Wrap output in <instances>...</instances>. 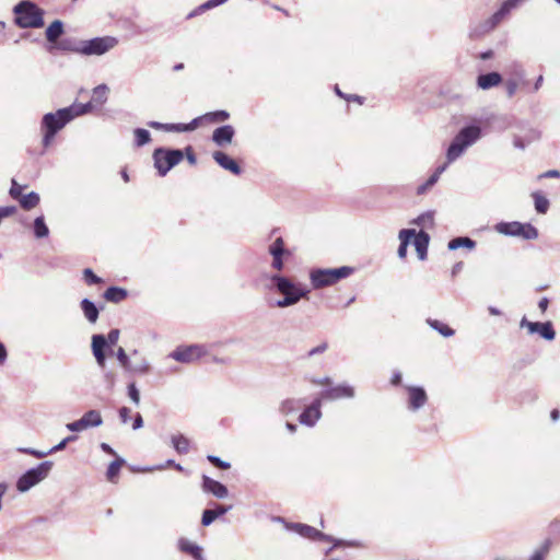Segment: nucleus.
Returning a JSON list of instances; mask_svg holds the SVG:
<instances>
[{
  "label": "nucleus",
  "instance_id": "obj_19",
  "mask_svg": "<svg viewBox=\"0 0 560 560\" xmlns=\"http://www.w3.org/2000/svg\"><path fill=\"white\" fill-rule=\"evenodd\" d=\"M202 488L206 492H210L215 498H219V499H224L229 494L228 488L223 483H221L208 476H203V478H202Z\"/></svg>",
  "mask_w": 560,
  "mask_h": 560
},
{
  "label": "nucleus",
  "instance_id": "obj_42",
  "mask_svg": "<svg viewBox=\"0 0 560 560\" xmlns=\"http://www.w3.org/2000/svg\"><path fill=\"white\" fill-rule=\"evenodd\" d=\"M533 198L535 201V209L538 213H546L549 208V201L546 197H544L540 192H533Z\"/></svg>",
  "mask_w": 560,
  "mask_h": 560
},
{
  "label": "nucleus",
  "instance_id": "obj_50",
  "mask_svg": "<svg viewBox=\"0 0 560 560\" xmlns=\"http://www.w3.org/2000/svg\"><path fill=\"white\" fill-rule=\"evenodd\" d=\"M447 163H444L443 165L439 166L434 173L428 178L427 186H433L440 178L441 174L444 173L447 168Z\"/></svg>",
  "mask_w": 560,
  "mask_h": 560
},
{
  "label": "nucleus",
  "instance_id": "obj_3",
  "mask_svg": "<svg viewBox=\"0 0 560 560\" xmlns=\"http://www.w3.org/2000/svg\"><path fill=\"white\" fill-rule=\"evenodd\" d=\"M14 23L21 28L43 27L45 11L30 0H22L13 8Z\"/></svg>",
  "mask_w": 560,
  "mask_h": 560
},
{
  "label": "nucleus",
  "instance_id": "obj_15",
  "mask_svg": "<svg viewBox=\"0 0 560 560\" xmlns=\"http://www.w3.org/2000/svg\"><path fill=\"white\" fill-rule=\"evenodd\" d=\"M355 390L348 384H339L334 387H329L320 393L319 398L323 400H338L342 398H353Z\"/></svg>",
  "mask_w": 560,
  "mask_h": 560
},
{
  "label": "nucleus",
  "instance_id": "obj_46",
  "mask_svg": "<svg viewBox=\"0 0 560 560\" xmlns=\"http://www.w3.org/2000/svg\"><path fill=\"white\" fill-rule=\"evenodd\" d=\"M551 541L549 539L545 540L542 545L534 551V553L529 557L528 560H544L547 553L550 550Z\"/></svg>",
  "mask_w": 560,
  "mask_h": 560
},
{
  "label": "nucleus",
  "instance_id": "obj_12",
  "mask_svg": "<svg viewBox=\"0 0 560 560\" xmlns=\"http://www.w3.org/2000/svg\"><path fill=\"white\" fill-rule=\"evenodd\" d=\"M525 0H506L502 3L501 8L493 13L483 24V32L493 30L510 12L518 7Z\"/></svg>",
  "mask_w": 560,
  "mask_h": 560
},
{
  "label": "nucleus",
  "instance_id": "obj_41",
  "mask_svg": "<svg viewBox=\"0 0 560 560\" xmlns=\"http://www.w3.org/2000/svg\"><path fill=\"white\" fill-rule=\"evenodd\" d=\"M108 86L106 84H100L93 89L92 101L97 104H104L107 101Z\"/></svg>",
  "mask_w": 560,
  "mask_h": 560
},
{
  "label": "nucleus",
  "instance_id": "obj_7",
  "mask_svg": "<svg viewBox=\"0 0 560 560\" xmlns=\"http://www.w3.org/2000/svg\"><path fill=\"white\" fill-rule=\"evenodd\" d=\"M183 158V152L178 149L171 150L159 148L153 152L154 166L160 176H165Z\"/></svg>",
  "mask_w": 560,
  "mask_h": 560
},
{
  "label": "nucleus",
  "instance_id": "obj_2",
  "mask_svg": "<svg viewBox=\"0 0 560 560\" xmlns=\"http://www.w3.org/2000/svg\"><path fill=\"white\" fill-rule=\"evenodd\" d=\"M92 109V103L86 104H72L68 107L60 108L55 113H47L43 116L40 122V130L43 132V145L48 148L55 136L60 131L68 122L73 120L75 117L82 116Z\"/></svg>",
  "mask_w": 560,
  "mask_h": 560
},
{
  "label": "nucleus",
  "instance_id": "obj_22",
  "mask_svg": "<svg viewBox=\"0 0 560 560\" xmlns=\"http://www.w3.org/2000/svg\"><path fill=\"white\" fill-rule=\"evenodd\" d=\"M411 241L416 248L419 259L424 260L427 258V252L430 241L429 234L423 230H421L419 233L415 232V236L412 237Z\"/></svg>",
  "mask_w": 560,
  "mask_h": 560
},
{
  "label": "nucleus",
  "instance_id": "obj_35",
  "mask_svg": "<svg viewBox=\"0 0 560 560\" xmlns=\"http://www.w3.org/2000/svg\"><path fill=\"white\" fill-rule=\"evenodd\" d=\"M268 253L271 256L276 255H284L287 257H290L291 253L285 248L284 241L282 237H277L269 246H268Z\"/></svg>",
  "mask_w": 560,
  "mask_h": 560
},
{
  "label": "nucleus",
  "instance_id": "obj_11",
  "mask_svg": "<svg viewBox=\"0 0 560 560\" xmlns=\"http://www.w3.org/2000/svg\"><path fill=\"white\" fill-rule=\"evenodd\" d=\"M206 354V351L202 346L191 345L187 347H178L174 351L170 353V358L174 359L177 362L182 363H191L202 355Z\"/></svg>",
  "mask_w": 560,
  "mask_h": 560
},
{
  "label": "nucleus",
  "instance_id": "obj_27",
  "mask_svg": "<svg viewBox=\"0 0 560 560\" xmlns=\"http://www.w3.org/2000/svg\"><path fill=\"white\" fill-rule=\"evenodd\" d=\"M467 149L468 147L464 145L463 142L458 141V138L455 137L446 152L447 165L456 161Z\"/></svg>",
  "mask_w": 560,
  "mask_h": 560
},
{
  "label": "nucleus",
  "instance_id": "obj_9",
  "mask_svg": "<svg viewBox=\"0 0 560 560\" xmlns=\"http://www.w3.org/2000/svg\"><path fill=\"white\" fill-rule=\"evenodd\" d=\"M119 338V330L118 329H112L107 337L103 335H93L92 336V352L96 360V363L98 366L104 368L106 363V354L105 349L109 348L117 343Z\"/></svg>",
  "mask_w": 560,
  "mask_h": 560
},
{
  "label": "nucleus",
  "instance_id": "obj_48",
  "mask_svg": "<svg viewBox=\"0 0 560 560\" xmlns=\"http://www.w3.org/2000/svg\"><path fill=\"white\" fill-rule=\"evenodd\" d=\"M288 258L284 255H276L272 256V261L270 264V267L275 273H280L284 269V259Z\"/></svg>",
  "mask_w": 560,
  "mask_h": 560
},
{
  "label": "nucleus",
  "instance_id": "obj_31",
  "mask_svg": "<svg viewBox=\"0 0 560 560\" xmlns=\"http://www.w3.org/2000/svg\"><path fill=\"white\" fill-rule=\"evenodd\" d=\"M81 308L83 311V314L85 316V318L90 322V323H95L98 318V310L97 307L95 306V304L89 300V299H83L81 301Z\"/></svg>",
  "mask_w": 560,
  "mask_h": 560
},
{
  "label": "nucleus",
  "instance_id": "obj_58",
  "mask_svg": "<svg viewBox=\"0 0 560 560\" xmlns=\"http://www.w3.org/2000/svg\"><path fill=\"white\" fill-rule=\"evenodd\" d=\"M15 212V207H0V220L7 217H10Z\"/></svg>",
  "mask_w": 560,
  "mask_h": 560
},
{
  "label": "nucleus",
  "instance_id": "obj_53",
  "mask_svg": "<svg viewBox=\"0 0 560 560\" xmlns=\"http://www.w3.org/2000/svg\"><path fill=\"white\" fill-rule=\"evenodd\" d=\"M208 460L213 464L215 467L220 469H229L231 467L230 463L222 460L220 457L214 455H208Z\"/></svg>",
  "mask_w": 560,
  "mask_h": 560
},
{
  "label": "nucleus",
  "instance_id": "obj_57",
  "mask_svg": "<svg viewBox=\"0 0 560 560\" xmlns=\"http://www.w3.org/2000/svg\"><path fill=\"white\" fill-rule=\"evenodd\" d=\"M506 86V93H508V96L509 97H512L515 93H516V90H517V82L514 81V80H509L505 84Z\"/></svg>",
  "mask_w": 560,
  "mask_h": 560
},
{
  "label": "nucleus",
  "instance_id": "obj_26",
  "mask_svg": "<svg viewBox=\"0 0 560 560\" xmlns=\"http://www.w3.org/2000/svg\"><path fill=\"white\" fill-rule=\"evenodd\" d=\"M178 548L180 551L189 553L195 560H205L202 548L186 538H180L178 540Z\"/></svg>",
  "mask_w": 560,
  "mask_h": 560
},
{
  "label": "nucleus",
  "instance_id": "obj_33",
  "mask_svg": "<svg viewBox=\"0 0 560 560\" xmlns=\"http://www.w3.org/2000/svg\"><path fill=\"white\" fill-rule=\"evenodd\" d=\"M460 247L474 249L476 247V242L469 237L463 236V237H455V238L451 240L447 244V248L450 250H456Z\"/></svg>",
  "mask_w": 560,
  "mask_h": 560
},
{
  "label": "nucleus",
  "instance_id": "obj_29",
  "mask_svg": "<svg viewBox=\"0 0 560 560\" xmlns=\"http://www.w3.org/2000/svg\"><path fill=\"white\" fill-rule=\"evenodd\" d=\"M81 420L84 423L85 429L97 428L103 424V418L100 411L89 410L82 417Z\"/></svg>",
  "mask_w": 560,
  "mask_h": 560
},
{
  "label": "nucleus",
  "instance_id": "obj_59",
  "mask_svg": "<svg viewBox=\"0 0 560 560\" xmlns=\"http://www.w3.org/2000/svg\"><path fill=\"white\" fill-rule=\"evenodd\" d=\"M129 416H130V409L129 408L121 407L119 409V418H120L122 423H127L128 422Z\"/></svg>",
  "mask_w": 560,
  "mask_h": 560
},
{
  "label": "nucleus",
  "instance_id": "obj_43",
  "mask_svg": "<svg viewBox=\"0 0 560 560\" xmlns=\"http://www.w3.org/2000/svg\"><path fill=\"white\" fill-rule=\"evenodd\" d=\"M125 464L122 458H117L112 462L107 468L106 477L109 481L114 482L115 478L118 476L121 466Z\"/></svg>",
  "mask_w": 560,
  "mask_h": 560
},
{
  "label": "nucleus",
  "instance_id": "obj_18",
  "mask_svg": "<svg viewBox=\"0 0 560 560\" xmlns=\"http://www.w3.org/2000/svg\"><path fill=\"white\" fill-rule=\"evenodd\" d=\"M455 137L458 138V141L463 142L464 145L469 148L480 139L481 129L475 125L467 126L460 129Z\"/></svg>",
  "mask_w": 560,
  "mask_h": 560
},
{
  "label": "nucleus",
  "instance_id": "obj_20",
  "mask_svg": "<svg viewBox=\"0 0 560 560\" xmlns=\"http://www.w3.org/2000/svg\"><path fill=\"white\" fill-rule=\"evenodd\" d=\"M235 130L231 125H224L217 128L212 133V141L220 147L232 142Z\"/></svg>",
  "mask_w": 560,
  "mask_h": 560
},
{
  "label": "nucleus",
  "instance_id": "obj_63",
  "mask_svg": "<svg viewBox=\"0 0 560 560\" xmlns=\"http://www.w3.org/2000/svg\"><path fill=\"white\" fill-rule=\"evenodd\" d=\"M8 358V351L3 342L0 341V365L5 362Z\"/></svg>",
  "mask_w": 560,
  "mask_h": 560
},
{
  "label": "nucleus",
  "instance_id": "obj_38",
  "mask_svg": "<svg viewBox=\"0 0 560 560\" xmlns=\"http://www.w3.org/2000/svg\"><path fill=\"white\" fill-rule=\"evenodd\" d=\"M411 223L421 226L422 229H431L434 224V212L427 211L413 219Z\"/></svg>",
  "mask_w": 560,
  "mask_h": 560
},
{
  "label": "nucleus",
  "instance_id": "obj_47",
  "mask_svg": "<svg viewBox=\"0 0 560 560\" xmlns=\"http://www.w3.org/2000/svg\"><path fill=\"white\" fill-rule=\"evenodd\" d=\"M230 117V114L226 110H217L207 113L203 115V119L209 121H225Z\"/></svg>",
  "mask_w": 560,
  "mask_h": 560
},
{
  "label": "nucleus",
  "instance_id": "obj_16",
  "mask_svg": "<svg viewBox=\"0 0 560 560\" xmlns=\"http://www.w3.org/2000/svg\"><path fill=\"white\" fill-rule=\"evenodd\" d=\"M408 392V409L417 411L422 408L427 401L428 396L423 387L420 386H406Z\"/></svg>",
  "mask_w": 560,
  "mask_h": 560
},
{
  "label": "nucleus",
  "instance_id": "obj_60",
  "mask_svg": "<svg viewBox=\"0 0 560 560\" xmlns=\"http://www.w3.org/2000/svg\"><path fill=\"white\" fill-rule=\"evenodd\" d=\"M327 350V343H320L319 346L313 348L312 350H310L308 352V355L310 357H313L315 354H318V353H323Z\"/></svg>",
  "mask_w": 560,
  "mask_h": 560
},
{
  "label": "nucleus",
  "instance_id": "obj_64",
  "mask_svg": "<svg viewBox=\"0 0 560 560\" xmlns=\"http://www.w3.org/2000/svg\"><path fill=\"white\" fill-rule=\"evenodd\" d=\"M143 427V420L140 413H137L132 423V429L138 430Z\"/></svg>",
  "mask_w": 560,
  "mask_h": 560
},
{
  "label": "nucleus",
  "instance_id": "obj_62",
  "mask_svg": "<svg viewBox=\"0 0 560 560\" xmlns=\"http://www.w3.org/2000/svg\"><path fill=\"white\" fill-rule=\"evenodd\" d=\"M560 177V172L557 170H550L539 175V178Z\"/></svg>",
  "mask_w": 560,
  "mask_h": 560
},
{
  "label": "nucleus",
  "instance_id": "obj_56",
  "mask_svg": "<svg viewBox=\"0 0 560 560\" xmlns=\"http://www.w3.org/2000/svg\"><path fill=\"white\" fill-rule=\"evenodd\" d=\"M228 0H208L207 2H205L201 7H200V10H209V9H212V8H215L218 5H221L223 4L224 2H226Z\"/></svg>",
  "mask_w": 560,
  "mask_h": 560
},
{
  "label": "nucleus",
  "instance_id": "obj_40",
  "mask_svg": "<svg viewBox=\"0 0 560 560\" xmlns=\"http://www.w3.org/2000/svg\"><path fill=\"white\" fill-rule=\"evenodd\" d=\"M171 440H172V445L174 446V448L176 450L177 453H179V454L188 453L189 440L186 436H184L182 434H176V435H173Z\"/></svg>",
  "mask_w": 560,
  "mask_h": 560
},
{
  "label": "nucleus",
  "instance_id": "obj_54",
  "mask_svg": "<svg viewBox=\"0 0 560 560\" xmlns=\"http://www.w3.org/2000/svg\"><path fill=\"white\" fill-rule=\"evenodd\" d=\"M23 187L20 186L14 179H12V185L10 188V196L14 199H20L22 195Z\"/></svg>",
  "mask_w": 560,
  "mask_h": 560
},
{
  "label": "nucleus",
  "instance_id": "obj_25",
  "mask_svg": "<svg viewBox=\"0 0 560 560\" xmlns=\"http://www.w3.org/2000/svg\"><path fill=\"white\" fill-rule=\"evenodd\" d=\"M502 81V77L498 72H489L486 74H480L477 79V85L481 90H489L499 85Z\"/></svg>",
  "mask_w": 560,
  "mask_h": 560
},
{
  "label": "nucleus",
  "instance_id": "obj_13",
  "mask_svg": "<svg viewBox=\"0 0 560 560\" xmlns=\"http://www.w3.org/2000/svg\"><path fill=\"white\" fill-rule=\"evenodd\" d=\"M520 326L521 328H527L530 335L539 334L546 340H553L556 337V331L550 322H529L526 317H523Z\"/></svg>",
  "mask_w": 560,
  "mask_h": 560
},
{
  "label": "nucleus",
  "instance_id": "obj_17",
  "mask_svg": "<svg viewBox=\"0 0 560 560\" xmlns=\"http://www.w3.org/2000/svg\"><path fill=\"white\" fill-rule=\"evenodd\" d=\"M322 398L317 397L301 415L300 422L307 427H314L322 417Z\"/></svg>",
  "mask_w": 560,
  "mask_h": 560
},
{
  "label": "nucleus",
  "instance_id": "obj_37",
  "mask_svg": "<svg viewBox=\"0 0 560 560\" xmlns=\"http://www.w3.org/2000/svg\"><path fill=\"white\" fill-rule=\"evenodd\" d=\"M203 119V116H200V117H197L195 119H192L190 122L188 124H175L173 126H168L167 129L168 131H174V132H188V131H192L195 130L198 125H199V121Z\"/></svg>",
  "mask_w": 560,
  "mask_h": 560
},
{
  "label": "nucleus",
  "instance_id": "obj_5",
  "mask_svg": "<svg viewBox=\"0 0 560 560\" xmlns=\"http://www.w3.org/2000/svg\"><path fill=\"white\" fill-rule=\"evenodd\" d=\"M352 267L342 266L334 269H313L310 272V280L314 289H320L332 285L341 279H346L353 273Z\"/></svg>",
  "mask_w": 560,
  "mask_h": 560
},
{
  "label": "nucleus",
  "instance_id": "obj_44",
  "mask_svg": "<svg viewBox=\"0 0 560 560\" xmlns=\"http://www.w3.org/2000/svg\"><path fill=\"white\" fill-rule=\"evenodd\" d=\"M299 405H300V400L289 398V399L283 400L280 404L279 411L282 415L287 416L289 413L294 412L299 408Z\"/></svg>",
  "mask_w": 560,
  "mask_h": 560
},
{
  "label": "nucleus",
  "instance_id": "obj_4",
  "mask_svg": "<svg viewBox=\"0 0 560 560\" xmlns=\"http://www.w3.org/2000/svg\"><path fill=\"white\" fill-rule=\"evenodd\" d=\"M118 45V39L114 36L94 37L92 39L79 40L73 46L62 45V49H69L73 52L84 56H102Z\"/></svg>",
  "mask_w": 560,
  "mask_h": 560
},
{
  "label": "nucleus",
  "instance_id": "obj_49",
  "mask_svg": "<svg viewBox=\"0 0 560 560\" xmlns=\"http://www.w3.org/2000/svg\"><path fill=\"white\" fill-rule=\"evenodd\" d=\"M116 358L119 362V364L121 365V368L126 371L127 370V365L129 364L130 362V355H128L125 351L124 348L119 347L116 351Z\"/></svg>",
  "mask_w": 560,
  "mask_h": 560
},
{
  "label": "nucleus",
  "instance_id": "obj_61",
  "mask_svg": "<svg viewBox=\"0 0 560 560\" xmlns=\"http://www.w3.org/2000/svg\"><path fill=\"white\" fill-rule=\"evenodd\" d=\"M148 125L154 129H162V130L168 131L167 127L173 126L174 124H162V122H158V121H150Z\"/></svg>",
  "mask_w": 560,
  "mask_h": 560
},
{
  "label": "nucleus",
  "instance_id": "obj_28",
  "mask_svg": "<svg viewBox=\"0 0 560 560\" xmlns=\"http://www.w3.org/2000/svg\"><path fill=\"white\" fill-rule=\"evenodd\" d=\"M231 506H224V505H218L217 509H208L205 510L202 513L201 523L203 526H209L214 522L215 518L219 516L224 515L226 512H229Z\"/></svg>",
  "mask_w": 560,
  "mask_h": 560
},
{
  "label": "nucleus",
  "instance_id": "obj_32",
  "mask_svg": "<svg viewBox=\"0 0 560 560\" xmlns=\"http://www.w3.org/2000/svg\"><path fill=\"white\" fill-rule=\"evenodd\" d=\"M127 298V291L118 287H109L104 292V299L108 302L119 303Z\"/></svg>",
  "mask_w": 560,
  "mask_h": 560
},
{
  "label": "nucleus",
  "instance_id": "obj_39",
  "mask_svg": "<svg viewBox=\"0 0 560 560\" xmlns=\"http://www.w3.org/2000/svg\"><path fill=\"white\" fill-rule=\"evenodd\" d=\"M39 195L34 191L23 195L19 199L21 207L25 210H31L35 208L39 203Z\"/></svg>",
  "mask_w": 560,
  "mask_h": 560
},
{
  "label": "nucleus",
  "instance_id": "obj_52",
  "mask_svg": "<svg viewBox=\"0 0 560 560\" xmlns=\"http://www.w3.org/2000/svg\"><path fill=\"white\" fill-rule=\"evenodd\" d=\"M128 396L136 406L140 404V393L135 383L128 385Z\"/></svg>",
  "mask_w": 560,
  "mask_h": 560
},
{
  "label": "nucleus",
  "instance_id": "obj_45",
  "mask_svg": "<svg viewBox=\"0 0 560 560\" xmlns=\"http://www.w3.org/2000/svg\"><path fill=\"white\" fill-rule=\"evenodd\" d=\"M133 133L137 147H143L151 141V135L147 129L137 128L135 129Z\"/></svg>",
  "mask_w": 560,
  "mask_h": 560
},
{
  "label": "nucleus",
  "instance_id": "obj_24",
  "mask_svg": "<svg viewBox=\"0 0 560 560\" xmlns=\"http://www.w3.org/2000/svg\"><path fill=\"white\" fill-rule=\"evenodd\" d=\"M415 236L413 229H404L398 233V238L400 241L397 255L400 259H405L407 256L408 245L411 243L412 237Z\"/></svg>",
  "mask_w": 560,
  "mask_h": 560
},
{
  "label": "nucleus",
  "instance_id": "obj_51",
  "mask_svg": "<svg viewBox=\"0 0 560 560\" xmlns=\"http://www.w3.org/2000/svg\"><path fill=\"white\" fill-rule=\"evenodd\" d=\"M83 277L88 284H98L102 282V279L97 277L90 268L83 270Z\"/></svg>",
  "mask_w": 560,
  "mask_h": 560
},
{
  "label": "nucleus",
  "instance_id": "obj_34",
  "mask_svg": "<svg viewBox=\"0 0 560 560\" xmlns=\"http://www.w3.org/2000/svg\"><path fill=\"white\" fill-rule=\"evenodd\" d=\"M427 323L432 329L436 330L443 337H452L455 334L453 328L448 327L446 324L440 320L428 318Z\"/></svg>",
  "mask_w": 560,
  "mask_h": 560
},
{
  "label": "nucleus",
  "instance_id": "obj_23",
  "mask_svg": "<svg viewBox=\"0 0 560 560\" xmlns=\"http://www.w3.org/2000/svg\"><path fill=\"white\" fill-rule=\"evenodd\" d=\"M75 440H77L75 435H69V436L65 438L60 443H58L57 445H55L54 447H51L47 452L36 451V450H33V448H20V452L33 455L34 457H37V458H43V457H45V456H47L49 454H52V453H56V452H59V451L63 450L69 442H73Z\"/></svg>",
  "mask_w": 560,
  "mask_h": 560
},
{
  "label": "nucleus",
  "instance_id": "obj_10",
  "mask_svg": "<svg viewBox=\"0 0 560 560\" xmlns=\"http://www.w3.org/2000/svg\"><path fill=\"white\" fill-rule=\"evenodd\" d=\"M275 521L282 522L287 530L294 532L298 535L312 540H326L329 541L330 537L319 532L318 529L302 523H288L281 517H276Z\"/></svg>",
  "mask_w": 560,
  "mask_h": 560
},
{
  "label": "nucleus",
  "instance_id": "obj_6",
  "mask_svg": "<svg viewBox=\"0 0 560 560\" xmlns=\"http://www.w3.org/2000/svg\"><path fill=\"white\" fill-rule=\"evenodd\" d=\"M52 462L46 460L34 468L24 472L16 481V489L20 492H26L40 481H43L52 468Z\"/></svg>",
  "mask_w": 560,
  "mask_h": 560
},
{
  "label": "nucleus",
  "instance_id": "obj_30",
  "mask_svg": "<svg viewBox=\"0 0 560 560\" xmlns=\"http://www.w3.org/2000/svg\"><path fill=\"white\" fill-rule=\"evenodd\" d=\"M63 23L60 20H55L45 32L46 38L49 43H56L57 39L63 34Z\"/></svg>",
  "mask_w": 560,
  "mask_h": 560
},
{
  "label": "nucleus",
  "instance_id": "obj_14",
  "mask_svg": "<svg viewBox=\"0 0 560 560\" xmlns=\"http://www.w3.org/2000/svg\"><path fill=\"white\" fill-rule=\"evenodd\" d=\"M130 358V362L126 370L127 373L132 375H145L150 372L151 364L139 350H132Z\"/></svg>",
  "mask_w": 560,
  "mask_h": 560
},
{
  "label": "nucleus",
  "instance_id": "obj_1",
  "mask_svg": "<svg viewBox=\"0 0 560 560\" xmlns=\"http://www.w3.org/2000/svg\"><path fill=\"white\" fill-rule=\"evenodd\" d=\"M260 281L265 290L282 295L281 299L269 300L268 305L270 307L287 308L298 304L303 299H307L310 294L308 289L281 273L265 272L260 276Z\"/></svg>",
  "mask_w": 560,
  "mask_h": 560
},
{
  "label": "nucleus",
  "instance_id": "obj_8",
  "mask_svg": "<svg viewBox=\"0 0 560 560\" xmlns=\"http://www.w3.org/2000/svg\"><path fill=\"white\" fill-rule=\"evenodd\" d=\"M494 229L498 233L506 236H516L528 241L538 237V230L530 223H522L518 221L500 222Z\"/></svg>",
  "mask_w": 560,
  "mask_h": 560
},
{
  "label": "nucleus",
  "instance_id": "obj_21",
  "mask_svg": "<svg viewBox=\"0 0 560 560\" xmlns=\"http://www.w3.org/2000/svg\"><path fill=\"white\" fill-rule=\"evenodd\" d=\"M212 158L222 168L230 171L234 175L241 174V167L238 164L224 152L215 151L212 154Z\"/></svg>",
  "mask_w": 560,
  "mask_h": 560
},
{
  "label": "nucleus",
  "instance_id": "obj_55",
  "mask_svg": "<svg viewBox=\"0 0 560 560\" xmlns=\"http://www.w3.org/2000/svg\"><path fill=\"white\" fill-rule=\"evenodd\" d=\"M66 427L69 431H72V432H80V431L86 430L81 418L77 421L68 423Z\"/></svg>",
  "mask_w": 560,
  "mask_h": 560
},
{
  "label": "nucleus",
  "instance_id": "obj_36",
  "mask_svg": "<svg viewBox=\"0 0 560 560\" xmlns=\"http://www.w3.org/2000/svg\"><path fill=\"white\" fill-rule=\"evenodd\" d=\"M33 232L36 238L47 237L49 234V229L45 223V219L43 215L37 217L33 223Z\"/></svg>",
  "mask_w": 560,
  "mask_h": 560
}]
</instances>
